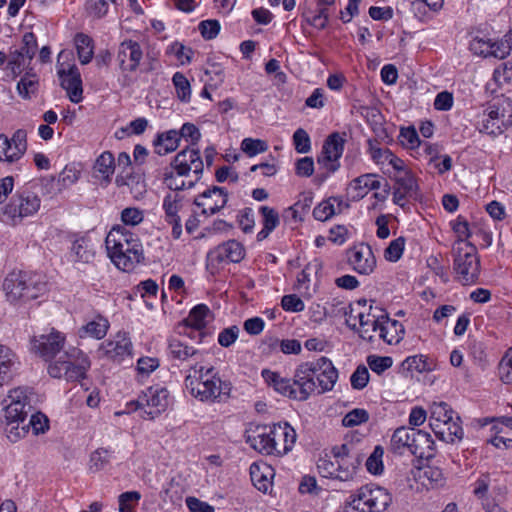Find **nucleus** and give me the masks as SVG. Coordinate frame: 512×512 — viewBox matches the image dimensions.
I'll return each mask as SVG.
<instances>
[{"instance_id": "f257e3e1", "label": "nucleus", "mask_w": 512, "mask_h": 512, "mask_svg": "<svg viewBox=\"0 0 512 512\" xmlns=\"http://www.w3.org/2000/svg\"><path fill=\"white\" fill-rule=\"evenodd\" d=\"M262 377L278 393L293 400L305 401L315 392L323 394L331 391L337 381L338 372L330 359L320 357L300 364L292 380L268 369L262 371Z\"/></svg>"}, {"instance_id": "f03ea898", "label": "nucleus", "mask_w": 512, "mask_h": 512, "mask_svg": "<svg viewBox=\"0 0 512 512\" xmlns=\"http://www.w3.org/2000/svg\"><path fill=\"white\" fill-rule=\"evenodd\" d=\"M105 245L111 261L123 271H131L144 261L140 239L125 227L114 226L106 236Z\"/></svg>"}, {"instance_id": "7ed1b4c3", "label": "nucleus", "mask_w": 512, "mask_h": 512, "mask_svg": "<svg viewBox=\"0 0 512 512\" xmlns=\"http://www.w3.org/2000/svg\"><path fill=\"white\" fill-rule=\"evenodd\" d=\"M185 386L193 397L202 402H221L229 397L231 391V384L223 381L214 367H205L199 362L191 365Z\"/></svg>"}, {"instance_id": "20e7f679", "label": "nucleus", "mask_w": 512, "mask_h": 512, "mask_svg": "<svg viewBox=\"0 0 512 512\" xmlns=\"http://www.w3.org/2000/svg\"><path fill=\"white\" fill-rule=\"evenodd\" d=\"M40 276L25 271H12L4 279L3 290L10 303L33 300L45 290Z\"/></svg>"}, {"instance_id": "39448f33", "label": "nucleus", "mask_w": 512, "mask_h": 512, "mask_svg": "<svg viewBox=\"0 0 512 512\" xmlns=\"http://www.w3.org/2000/svg\"><path fill=\"white\" fill-rule=\"evenodd\" d=\"M391 502L392 496L385 488L368 484L350 496L342 512H383Z\"/></svg>"}, {"instance_id": "423d86ee", "label": "nucleus", "mask_w": 512, "mask_h": 512, "mask_svg": "<svg viewBox=\"0 0 512 512\" xmlns=\"http://www.w3.org/2000/svg\"><path fill=\"white\" fill-rule=\"evenodd\" d=\"M453 269L463 285L474 284L480 275V259L477 248L469 241L456 240L453 244Z\"/></svg>"}, {"instance_id": "0eeeda50", "label": "nucleus", "mask_w": 512, "mask_h": 512, "mask_svg": "<svg viewBox=\"0 0 512 512\" xmlns=\"http://www.w3.org/2000/svg\"><path fill=\"white\" fill-rule=\"evenodd\" d=\"M41 205L37 193L30 188H22L12 196L10 202L3 208V217L6 223L16 226L22 223L26 217L36 214Z\"/></svg>"}, {"instance_id": "6e6552de", "label": "nucleus", "mask_w": 512, "mask_h": 512, "mask_svg": "<svg viewBox=\"0 0 512 512\" xmlns=\"http://www.w3.org/2000/svg\"><path fill=\"white\" fill-rule=\"evenodd\" d=\"M66 360H58L48 367L50 376L65 378L67 381H79L85 378L90 361L78 348H71L64 353Z\"/></svg>"}, {"instance_id": "1a4fd4ad", "label": "nucleus", "mask_w": 512, "mask_h": 512, "mask_svg": "<svg viewBox=\"0 0 512 512\" xmlns=\"http://www.w3.org/2000/svg\"><path fill=\"white\" fill-rule=\"evenodd\" d=\"M34 393L29 388L18 387L10 391L8 395L9 403L2 409L0 421H26L28 414L32 413Z\"/></svg>"}, {"instance_id": "9d476101", "label": "nucleus", "mask_w": 512, "mask_h": 512, "mask_svg": "<svg viewBox=\"0 0 512 512\" xmlns=\"http://www.w3.org/2000/svg\"><path fill=\"white\" fill-rule=\"evenodd\" d=\"M137 410L143 419L153 420L163 413L169 405V391L162 386L148 387L135 401Z\"/></svg>"}, {"instance_id": "9b49d317", "label": "nucleus", "mask_w": 512, "mask_h": 512, "mask_svg": "<svg viewBox=\"0 0 512 512\" xmlns=\"http://www.w3.org/2000/svg\"><path fill=\"white\" fill-rule=\"evenodd\" d=\"M505 105L507 107L511 106L507 101H502V103L497 101L489 105L484 112L485 118L478 125L481 133L499 135L503 132V127L511 123L512 114L510 110L506 109Z\"/></svg>"}, {"instance_id": "f8f14e48", "label": "nucleus", "mask_w": 512, "mask_h": 512, "mask_svg": "<svg viewBox=\"0 0 512 512\" xmlns=\"http://www.w3.org/2000/svg\"><path fill=\"white\" fill-rule=\"evenodd\" d=\"M469 47L475 55L502 60L509 55L512 49V32L505 34L504 39L499 42H492L490 39L478 36L474 37Z\"/></svg>"}, {"instance_id": "ddd939ff", "label": "nucleus", "mask_w": 512, "mask_h": 512, "mask_svg": "<svg viewBox=\"0 0 512 512\" xmlns=\"http://www.w3.org/2000/svg\"><path fill=\"white\" fill-rule=\"evenodd\" d=\"M331 455L335 459V465L339 473L338 479L341 481L353 479L361 462L358 454L352 452L347 444H342L333 447Z\"/></svg>"}, {"instance_id": "4468645a", "label": "nucleus", "mask_w": 512, "mask_h": 512, "mask_svg": "<svg viewBox=\"0 0 512 512\" xmlns=\"http://www.w3.org/2000/svg\"><path fill=\"white\" fill-rule=\"evenodd\" d=\"M171 167L178 176H187L190 171H193L198 181L203 173V160L198 149L186 148L176 154Z\"/></svg>"}, {"instance_id": "2eb2a0df", "label": "nucleus", "mask_w": 512, "mask_h": 512, "mask_svg": "<svg viewBox=\"0 0 512 512\" xmlns=\"http://www.w3.org/2000/svg\"><path fill=\"white\" fill-rule=\"evenodd\" d=\"M132 342L126 332H118L113 339L103 342L99 351L115 363H121L132 355Z\"/></svg>"}, {"instance_id": "dca6fc26", "label": "nucleus", "mask_w": 512, "mask_h": 512, "mask_svg": "<svg viewBox=\"0 0 512 512\" xmlns=\"http://www.w3.org/2000/svg\"><path fill=\"white\" fill-rule=\"evenodd\" d=\"M227 201V191L222 187L213 186L198 195L193 203L202 209L201 214L210 216L224 208Z\"/></svg>"}, {"instance_id": "f3484780", "label": "nucleus", "mask_w": 512, "mask_h": 512, "mask_svg": "<svg viewBox=\"0 0 512 512\" xmlns=\"http://www.w3.org/2000/svg\"><path fill=\"white\" fill-rule=\"evenodd\" d=\"M345 142V132H334L330 134L324 142L322 148V157L318 158V162L323 163L329 171H336L339 167L337 161L343 154Z\"/></svg>"}, {"instance_id": "a211bd4d", "label": "nucleus", "mask_w": 512, "mask_h": 512, "mask_svg": "<svg viewBox=\"0 0 512 512\" xmlns=\"http://www.w3.org/2000/svg\"><path fill=\"white\" fill-rule=\"evenodd\" d=\"M31 343L32 350L48 361L63 349L65 337L62 333L53 330L50 334L35 336Z\"/></svg>"}, {"instance_id": "6ab92c4d", "label": "nucleus", "mask_w": 512, "mask_h": 512, "mask_svg": "<svg viewBox=\"0 0 512 512\" xmlns=\"http://www.w3.org/2000/svg\"><path fill=\"white\" fill-rule=\"evenodd\" d=\"M60 85L66 91L69 100L73 103H80L83 99V88L81 73L77 66L61 68L57 72Z\"/></svg>"}, {"instance_id": "aec40b11", "label": "nucleus", "mask_w": 512, "mask_h": 512, "mask_svg": "<svg viewBox=\"0 0 512 512\" xmlns=\"http://www.w3.org/2000/svg\"><path fill=\"white\" fill-rule=\"evenodd\" d=\"M162 206L165 212V221L172 226L173 238L179 239L182 234V224L178 213L184 206L183 197L178 193H169L164 197Z\"/></svg>"}, {"instance_id": "412c9836", "label": "nucleus", "mask_w": 512, "mask_h": 512, "mask_svg": "<svg viewBox=\"0 0 512 512\" xmlns=\"http://www.w3.org/2000/svg\"><path fill=\"white\" fill-rule=\"evenodd\" d=\"M393 202L404 207L406 198H415L418 191L416 179L411 171L394 176Z\"/></svg>"}, {"instance_id": "4be33fe9", "label": "nucleus", "mask_w": 512, "mask_h": 512, "mask_svg": "<svg viewBox=\"0 0 512 512\" xmlns=\"http://www.w3.org/2000/svg\"><path fill=\"white\" fill-rule=\"evenodd\" d=\"M348 260L359 274L369 275L376 267V258L368 245L361 244L355 247L351 250Z\"/></svg>"}, {"instance_id": "5701e85b", "label": "nucleus", "mask_w": 512, "mask_h": 512, "mask_svg": "<svg viewBox=\"0 0 512 512\" xmlns=\"http://www.w3.org/2000/svg\"><path fill=\"white\" fill-rule=\"evenodd\" d=\"M272 434L275 437L277 456H283L293 449L297 434L295 429L288 423L272 424Z\"/></svg>"}, {"instance_id": "b1692460", "label": "nucleus", "mask_w": 512, "mask_h": 512, "mask_svg": "<svg viewBox=\"0 0 512 512\" xmlns=\"http://www.w3.org/2000/svg\"><path fill=\"white\" fill-rule=\"evenodd\" d=\"M37 51V41L33 33H25L22 38V46L10 51V59L7 64H24L30 62Z\"/></svg>"}, {"instance_id": "393cba45", "label": "nucleus", "mask_w": 512, "mask_h": 512, "mask_svg": "<svg viewBox=\"0 0 512 512\" xmlns=\"http://www.w3.org/2000/svg\"><path fill=\"white\" fill-rule=\"evenodd\" d=\"M168 355L171 360L177 361L179 363H184L189 360H194L196 363L198 362V359L201 357L202 353L198 349L194 348L193 346H189L180 339L172 338L169 340L168 344Z\"/></svg>"}, {"instance_id": "a878e982", "label": "nucleus", "mask_w": 512, "mask_h": 512, "mask_svg": "<svg viewBox=\"0 0 512 512\" xmlns=\"http://www.w3.org/2000/svg\"><path fill=\"white\" fill-rule=\"evenodd\" d=\"M377 330L380 338L390 345L399 343L405 332L403 325L397 320L390 319L388 315H380Z\"/></svg>"}, {"instance_id": "bb28decb", "label": "nucleus", "mask_w": 512, "mask_h": 512, "mask_svg": "<svg viewBox=\"0 0 512 512\" xmlns=\"http://www.w3.org/2000/svg\"><path fill=\"white\" fill-rule=\"evenodd\" d=\"M17 355L7 346L0 345V386L8 383L19 367Z\"/></svg>"}, {"instance_id": "cd10ccee", "label": "nucleus", "mask_w": 512, "mask_h": 512, "mask_svg": "<svg viewBox=\"0 0 512 512\" xmlns=\"http://www.w3.org/2000/svg\"><path fill=\"white\" fill-rule=\"evenodd\" d=\"M411 444V454L420 459H429L434 456V441L428 432L416 430Z\"/></svg>"}, {"instance_id": "c85d7f7f", "label": "nucleus", "mask_w": 512, "mask_h": 512, "mask_svg": "<svg viewBox=\"0 0 512 512\" xmlns=\"http://www.w3.org/2000/svg\"><path fill=\"white\" fill-rule=\"evenodd\" d=\"M416 430L415 428L405 426L397 428L391 437L390 450L400 455L403 454L405 450L411 452V444L413 443Z\"/></svg>"}, {"instance_id": "c756f323", "label": "nucleus", "mask_w": 512, "mask_h": 512, "mask_svg": "<svg viewBox=\"0 0 512 512\" xmlns=\"http://www.w3.org/2000/svg\"><path fill=\"white\" fill-rule=\"evenodd\" d=\"M382 187L380 181L375 179L373 174H364L355 178L349 185L353 199L363 198L368 191L378 190Z\"/></svg>"}, {"instance_id": "7c9ffc66", "label": "nucleus", "mask_w": 512, "mask_h": 512, "mask_svg": "<svg viewBox=\"0 0 512 512\" xmlns=\"http://www.w3.org/2000/svg\"><path fill=\"white\" fill-rule=\"evenodd\" d=\"M94 173L107 184L111 182L115 171V158L110 151H104L100 154L94 164Z\"/></svg>"}, {"instance_id": "2f4dec72", "label": "nucleus", "mask_w": 512, "mask_h": 512, "mask_svg": "<svg viewBox=\"0 0 512 512\" xmlns=\"http://www.w3.org/2000/svg\"><path fill=\"white\" fill-rule=\"evenodd\" d=\"M258 211L262 217V229L258 232V241L266 239L280 224L279 213L269 206H261Z\"/></svg>"}, {"instance_id": "473e14b6", "label": "nucleus", "mask_w": 512, "mask_h": 512, "mask_svg": "<svg viewBox=\"0 0 512 512\" xmlns=\"http://www.w3.org/2000/svg\"><path fill=\"white\" fill-rule=\"evenodd\" d=\"M454 417V411L445 402L434 403L431 407L430 427L435 433Z\"/></svg>"}, {"instance_id": "72a5a7b5", "label": "nucleus", "mask_w": 512, "mask_h": 512, "mask_svg": "<svg viewBox=\"0 0 512 512\" xmlns=\"http://www.w3.org/2000/svg\"><path fill=\"white\" fill-rule=\"evenodd\" d=\"M372 309V306H369V310ZM355 312V317H358V322L360 325V336L363 339H371L372 335L369 334V327H372V331H376L378 324L380 323V316H376L374 314H371L370 311H362L360 309H357V307H354L351 310V313Z\"/></svg>"}, {"instance_id": "f704fd0d", "label": "nucleus", "mask_w": 512, "mask_h": 512, "mask_svg": "<svg viewBox=\"0 0 512 512\" xmlns=\"http://www.w3.org/2000/svg\"><path fill=\"white\" fill-rule=\"evenodd\" d=\"M179 140V133L175 130L158 134L157 138L153 142L155 152L161 156L173 152L178 148Z\"/></svg>"}, {"instance_id": "c9c22d12", "label": "nucleus", "mask_w": 512, "mask_h": 512, "mask_svg": "<svg viewBox=\"0 0 512 512\" xmlns=\"http://www.w3.org/2000/svg\"><path fill=\"white\" fill-rule=\"evenodd\" d=\"M94 256L95 252L87 240L81 238L73 242L70 252L73 262L88 264L93 261Z\"/></svg>"}, {"instance_id": "e433bc0d", "label": "nucleus", "mask_w": 512, "mask_h": 512, "mask_svg": "<svg viewBox=\"0 0 512 512\" xmlns=\"http://www.w3.org/2000/svg\"><path fill=\"white\" fill-rule=\"evenodd\" d=\"M210 314V309L205 304H198L191 309L188 316L183 320L185 326L193 328L197 331L203 330L207 321L206 318Z\"/></svg>"}, {"instance_id": "4c0bfd02", "label": "nucleus", "mask_w": 512, "mask_h": 512, "mask_svg": "<svg viewBox=\"0 0 512 512\" xmlns=\"http://www.w3.org/2000/svg\"><path fill=\"white\" fill-rule=\"evenodd\" d=\"M74 43L80 64H89L94 54L93 40L86 34L78 33L74 38Z\"/></svg>"}, {"instance_id": "58836bf2", "label": "nucleus", "mask_w": 512, "mask_h": 512, "mask_svg": "<svg viewBox=\"0 0 512 512\" xmlns=\"http://www.w3.org/2000/svg\"><path fill=\"white\" fill-rule=\"evenodd\" d=\"M460 417L456 416L452 417V420L449 422H446L443 426H448V432H446L444 429L439 428L435 435L442 441H445L447 443H454L456 440L460 441L463 438V429L459 423Z\"/></svg>"}, {"instance_id": "ea45409f", "label": "nucleus", "mask_w": 512, "mask_h": 512, "mask_svg": "<svg viewBox=\"0 0 512 512\" xmlns=\"http://www.w3.org/2000/svg\"><path fill=\"white\" fill-rule=\"evenodd\" d=\"M109 328V322L101 315L96 316L80 329V336L85 333L93 338L102 339L105 337Z\"/></svg>"}, {"instance_id": "a19ab883", "label": "nucleus", "mask_w": 512, "mask_h": 512, "mask_svg": "<svg viewBox=\"0 0 512 512\" xmlns=\"http://www.w3.org/2000/svg\"><path fill=\"white\" fill-rule=\"evenodd\" d=\"M258 438H260L261 445V447L258 448L259 453L277 456V448H275V437H273L272 434V425L258 424Z\"/></svg>"}, {"instance_id": "79ce46f5", "label": "nucleus", "mask_w": 512, "mask_h": 512, "mask_svg": "<svg viewBox=\"0 0 512 512\" xmlns=\"http://www.w3.org/2000/svg\"><path fill=\"white\" fill-rule=\"evenodd\" d=\"M141 58L142 51L137 42L129 40L121 43L118 51V60L121 64H124L127 60L138 64Z\"/></svg>"}, {"instance_id": "37998d69", "label": "nucleus", "mask_w": 512, "mask_h": 512, "mask_svg": "<svg viewBox=\"0 0 512 512\" xmlns=\"http://www.w3.org/2000/svg\"><path fill=\"white\" fill-rule=\"evenodd\" d=\"M0 426L10 442L15 443L24 438L28 434L26 421H10L9 425L6 421H0Z\"/></svg>"}, {"instance_id": "c03bdc74", "label": "nucleus", "mask_w": 512, "mask_h": 512, "mask_svg": "<svg viewBox=\"0 0 512 512\" xmlns=\"http://www.w3.org/2000/svg\"><path fill=\"white\" fill-rule=\"evenodd\" d=\"M333 202H337L339 207L338 212H341L340 206L342 205V200L337 197H331L328 200L321 202L314 208V218L319 221H326L332 217L336 213Z\"/></svg>"}, {"instance_id": "a18cd8bd", "label": "nucleus", "mask_w": 512, "mask_h": 512, "mask_svg": "<svg viewBox=\"0 0 512 512\" xmlns=\"http://www.w3.org/2000/svg\"><path fill=\"white\" fill-rule=\"evenodd\" d=\"M39 81L36 74L26 72L17 84L19 95L24 99H29L31 95L35 94L38 90Z\"/></svg>"}, {"instance_id": "49530a36", "label": "nucleus", "mask_w": 512, "mask_h": 512, "mask_svg": "<svg viewBox=\"0 0 512 512\" xmlns=\"http://www.w3.org/2000/svg\"><path fill=\"white\" fill-rule=\"evenodd\" d=\"M230 264L220 246L210 250L206 258V267L211 274H216L225 265Z\"/></svg>"}, {"instance_id": "de8ad7c7", "label": "nucleus", "mask_w": 512, "mask_h": 512, "mask_svg": "<svg viewBox=\"0 0 512 512\" xmlns=\"http://www.w3.org/2000/svg\"><path fill=\"white\" fill-rule=\"evenodd\" d=\"M230 263H238L244 257V247L236 240H229L219 245Z\"/></svg>"}, {"instance_id": "09e8293b", "label": "nucleus", "mask_w": 512, "mask_h": 512, "mask_svg": "<svg viewBox=\"0 0 512 512\" xmlns=\"http://www.w3.org/2000/svg\"><path fill=\"white\" fill-rule=\"evenodd\" d=\"M172 82L175 86L177 97L182 102H189L191 98V87L188 79L180 72L173 75Z\"/></svg>"}, {"instance_id": "8fccbe9b", "label": "nucleus", "mask_w": 512, "mask_h": 512, "mask_svg": "<svg viewBox=\"0 0 512 512\" xmlns=\"http://www.w3.org/2000/svg\"><path fill=\"white\" fill-rule=\"evenodd\" d=\"M27 430L32 429L35 435L45 433L49 428L48 418L41 412L31 415L30 419L26 420Z\"/></svg>"}, {"instance_id": "3c124183", "label": "nucleus", "mask_w": 512, "mask_h": 512, "mask_svg": "<svg viewBox=\"0 0 512 512\" xmlns=\"http://www.w3.org/2000/svg\"><path fill=\"white\" fill-rule=\"evenodd\" d=\"M369 420V414L365 409L356 408L348 412L342 419L344 427H354Z\"/></svg>"}, {"instance_id": "603ef678", "label": "nucleus", "mask_w": 512, "mask_h": 512, "mask_svg": "<svg viewBox=\"0 0 512 512\" xmlns=\"http://www.w3.org/2000/svg\"><path fill=\"white\" fill-rule=\"evenodd\" d=\"M317 468L319 473L325 478H334L338 479L339 473L337 472V468L335 465V459L325 455L324 457L319 458L317 462Z\"/></svg>"}, {"instance_id": "864d4df0", "label": "nucleus", "mask_w": 512, "mask_h": 512, "mask_svg": "<svg viewBox=\"0 0 512 512\" xmlns=\"http://www.w3.org/2000/svg\"><path fill=\"white\" fill-rule=\"evenodd\" d=\"M384 454V450L381 446H376L372 454L368 457L366 461L367 470L375 475L381 474L383 471V462L382 457Z\"/></svg>"}, {"instance_id": "5fc2aeb1", "label": "nucleus", "mask_w": 512, "mask_h": 512, "mask_svg": "<svg viewBox=\"0 0 512 512\" xmlns=\"http://www.w3.org/2000/svg\"><path fill=\"white\" fill-rule=\"evenodd\" d=\"M498 371L502 382L512 384V349H509L501 359Z\"/></svg>"}, {"instance_id": "6e6d98bb", "label": "nucleus", "mask_w": 512, "mask_h": 512, "mask_svg": "<svg viewBox=\"0 0 512 512\" xmlns=\"http://www.w3.org/2000/svg\"><path fill=\"white\" fill-rule=\"evenodd\" d=\"M237 222L244 233H252L255 226L254 211L250 207H246L239 211Z\"/></svg>"}, {"instance_id": "4d7b16f0", "label": "nucleus", "mask_w": 512, "mask_h": 512, "mask_svg": "<svg viewBox=\"0 0 512 512\" xmlns=\"http://www.w3.org/2000/svg\"><path fill=\"white\" fill-rule=\"evenodd\" d=\"M405 239L404 237H399L390 242L388 247L384 251V257L386 260L390 262L398 261L404 251Z\"/></svg>"}, {"instance_id": "13d9d810", "label": "nucleus", "mask_w": 512, "mask_h": 512, "mask_svg": "<svg viewBox=\"0 0 512 512\" xmlns=\"http://www.w3.org/2000/svg\"><path fill=\"white\" fill-rule=\"evenodd\" d=\"M221 29V25L216 19L203 20L198 25L202 37L206 40H211L217 37Z\"/></svg>"}, {"instance_id": "bf43d9fd", "label": "nucleus", "mask_w": 512, "mask_h": 512, "mask_svg": "<svg viewBox=\"0 0 512 512\" xmlns=\"http://www.w3.org/2000/svg\"><path fill=\"white\" fill-rule=\"evenodd\" d=\"M141 495L137 491H127L119 495V512H132Z\"/></svg>"}, {"instance_id": "052dcab7", "label": "nucleus", "mask_w": 512, "mask_h": 512, "mask_svg": "<svg viewBox=\"0 0 512 512\" xmlns=\"http://www.w3.org/2000/svg\"><path fill=\"white\" fill-rule=\"evenodd\" d=\"M163 181L167 185V187L173 191H182L184 189H191L192 187H194L195 183L197 182L195 180V181H189L188 183H186L184 180H178L174 176L173 171H168V170H166L163 174Z\"/></svg>"}, {"instance_id": "680f3d73", "label": "nucleus", "mask_w": 512, "mask_h": 512, "mask_svg": "<svg viewBox=\"0 0 512 512\" xmlns=\"http://www.w3.org/2000/svg\"><path fill=\"white\" fill-rule=\"evenodd\" d=\"M168 52L170 54H173L176 57V59L180 62V64H185L186 62L189 63L193 61L194 51L181 43H173L169 47Z\"/></svg>"}, {"instance_id": "e2e57ef3", "label": "nucleus", "mask_w": 512, "mask_h": 512, "mask_svg": "<svg viewBox=\"0 0 512 512\" xmlns=\"http://www.w3.org/2000/svg\"><path fill=\"white\" fill-rule=\"evenodd\" d=\"M10 141L13 145V155L18 156L20 159L27 150L26 131L23 129L16 130Z\"/></svg>"}, {"instance_id": "0e129e2a", "label": "nucleus", "mask_w": 512, "mask_h": 512, "mask_svg": "<svg viewBox=\"0 0 512 512\" xmlns=\"http://www.w3.org/2000/svg\"><path fill=\"white\" fill-rule=\"evenodd\" d=\"M110 462V452L107 449L99 448L91 454L90 469L99 471Z\"/></svg>"}, {"instance_id": "69168bd1", "label": "nucleus", "mask_w": 512, "mask_h": 512, "mask_svg": "<svg viewBox=\"0 0 512 512\" xmlns=\"http://www.w3.org/2000/svg\"><path fill=\"white\" fill-rule=\"evenodd\" d=\"M42 193L48 195L53 198L54 196L60 194L63 191V188L57 177L47 176L43 177L40 180Z\"/></svg>"}, {"instance_id": "338daca9", "label": "nucleus", "mask_w": 512, "mask_h": 512, "mask_svg": "<svg viewBox=\"0 0 512 512\" xmlns=\"http://www.w3.org/2000/svg\"><path fill=\"white\" fill-rule=\"evenodd\" d=\"M351 386L354 389L361 390L365 388L369 381V372L366 366L359 365L350 378Z\"/></svg>"}, {"instance_id": "774afa93", "label": "nucleus", "mask_w": 512, "mask_h": 512, "mask_svg": "<svg viewBox=\"0 0 512 512\" xmlns=\"http://www.w3.org/2000/svg\"><path fill=\"white\" fill-rule=\"evenodd\" d=\"M400 141L403 146L413 149L419 146L420 140L414 127L402 128L400 131Z\"/></svg>"}]
</instances>
